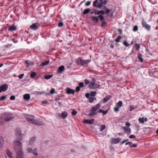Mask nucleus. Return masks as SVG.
Wrapping results in <instances>:
<instances>
[{"instance_id": "17", "label": "nucleus", "mask_w": 158, "mask_h": 158, "mask_svg": "<svg viewBox=\"0 0 158 158\" xmlns=\"http://www.w3.org/2000/svg\"><path fill=\"white\" fill-rule=\"evenodd\" d=\"M14 118V117L12 115L8 116L5 118L4 121L8 122Z\"/></svg>"}, {"instance_id": "1", "label": "nucleus", "mask_w": 158, "mask_h": 158, "mask_svg": "<svg viewBox=\"0 0 158 158\" xmlns=\"http://www.w3.org/2000/svg\"><path fill=\"white\" fill-rule=\"evenodd\" d=\"M25 118L27 121L30 123L38 126L42 125L43 124L42 122L35 119V117L32 116L27 115L26 116Z\"/></svg>"}, {"instance_id": "51", "label": "nucleus", "mask_w": 158, "mask_h": 158, "mask_svg": "<svg viewBox=\"0 0 158 158\" xmlns=\"http://www.w3.org/2000/svg\"><path fill=\"white\" fill-rule=\"evenodd\" d=\"M55 92V89L52 88L50 91V93L51 94H53Z\"/></svg>"}, {"instance_id": "12", "label": "nucleus", "mask_w": 158, "mask_h": 158, "mask_svg": "<svg viewBox=\"0 0 158 158\" xmlns=\"http://www.w3.org/2000/svg\"><path fill=\"white\" fill-rule=\"evenodd\" d=\"M98 0H95L93 3V6L94 7H97L98 8H100L102 7L103 6V5L101 2L98 3Z\"/></svg>"}, {"instance_id": "32", "label": "nucleus", "mask_w": 158, "mask_h": 158, "mask_svg": "<svg viewBox=\"0 0 158 158\" xmlns=\"http://www.w3.org/2000/svg\"><path fill=\"white\" fill-rule=\"evenodd\" d=\"M25 63L27 64V67H29L31 65V64H33L34 63L31 62L30 61H25Z\"/></svg>"}, {"instance_id": "4", "label": "nucleus", "mask_w": 158, "mask_h": 158, "mask_svg": "<svg viewBox=\"0 0 158 158\" xmlns=\"http://www.w3.org/2000/svg\"><path fill=\"white\" fill-rule=\"evenodd\" d=\"M99 18L101 21H103L104 19V17L102 15H98V17L94 16L93 15L91 16V19L93 21L96 23H97L99 21Z\"/></svg>"}, {"instance_id": "9", "label": "nucleus", "mask_w": 158, "mask_h": 158, "mask_svg": "<svg viewBox=\"0 0 158 158\" xmlns=\"http://www.w3.org/2000/svg\"><path fill=\"white\" fill-rule=\"evenodd\" d=\"M142 25L143 27L148 31H150L151 27L150 25L148 24L145 21H143Z\"/></svg>"}, {"instance_id": "34", "label": "nucleus", "mask_w": 158, "mask_h": 158, "mask_svg": "<svg viewBox=\"0 0 158 158\" xmlns=\"http://www.w3.org/2000/svg\"><path fill=\"white\" fill-rule=\"evenodd\" d=\"M49 61L48 60L45 61L44 62L42 63L40 65L41 66H44L47 65L49 63Z\"/></svg>"}, {"instance_id": "20", "label": "nucleus", "mask_w": 158, "mask_h": 158, "mask_svg": "<svg viewBox=\"0 0 158 158\" xmlns=\"http://www.w3.org/2000/svg\"><path fill=\"white\" fill-rule=\"evenodd\" d=\"M61 115V117L62 118L64 119L68 115V113L67 112L64 111L62 113Z\"/></svg>"}, {"instance_id": "40", "label": "nucleus", "mask_w": 158, "mask_h": 158, "mask_svg": "<svg viewBox=\"0 0 158 158\" xmlns=\"http://www.w3.org/2000/svg\"><path fill=\"white\" fill-rule=\"evenodd\" d=\"M101 128L100 130V132L103 131L104 129H105L106 128V127L105 125H102L101 126Z\"/></svg>"}, {"instance_id": "43", "label": "nucleus", "mask_w": 158, "mask_h": 158, "mask_svg": "<svg viewBox=\"0 0 158 158\" xmlns=\"http://www.w3.org/2000/svg\"><path fill=\"white\" fill-rule=\"evenodd\" d=\"M109 99V98L107 97L104 98L103 101V103H106Z\"/></svg>"}, {"instance_id": "49", "label": "nucleus", "mask_w": 158, "mask_h": 158, "mask_svg": "<svg viewBox=\"0 0 158 158\" xmlns=\"http://www.w3.org/2000/svg\"><path fill=\"white\" fill-rule=\"evenodd\" d=\"M4 123L2 118H0V125H3Z\"/></svg>"}, {"instance_id": "18", "label": "nucleus", "mask_w": 158, "mask_h": 158, "mask_svg": "<svg viewBox=\"0 0 158 158\" xmlns=\"http://www.w3.org/2000/svg\"><path fill=\"white\" fill-rule=\"evenodd\" d=\"M31 29L33 30H36L38 28L37 23H34L30 27Z\"/></svg>"}, {"instance_id": "27", "label": "nucleus", "mask_w": 158, "mask_h": 158, "mask_svg": "<svg viewBox=\"0 0 158 158\" xmlns=\"http://www.w3.org/2000/svg\"><path fill=\"white\" fill-rule=\"evenodd\" d=\"M90 10L91 9L89 8H87L85 9L83 12V15H84L87 14L90 11Z\"/></svg>"}, {"instance_id": "15", "label": "nucleus", "mask_w": 158, "mask_h": 158, "mask_svg": "<svg viewBox=\"0 0 158 158\" xmlns=\"http://www.w3.org/2000/svg\"><path fill=\"white\" fill-rule=\"evenodd\" d=\"M75 92V90L71 89L69 88H67L66 89V92L68 94H74Z\"/></svg>"}, {"instance_id": "44", "label": "nucleus", "mask_w": 158, "mask_h": 158, "mask_svg": "<svg viewBox=\"0 0 158 158\" xmlns=\"http://www.w3.org/2000/svg\"><path fill=\"white\" fill-rule=\"evenodd\" d=\"M138 30V27L137 25L135 26L133 28V30L134 31H136Z\"/></svg>"}, {"instance_id": "55", "label": "nucleus", "mask_w": 158, "mask_h": 158, "mask_svg": "<svg viewBox=\"0 0 158 158\" xmlns=\"http://www.w3.org/2000/svg\"><path fill=\"white\" fill-rule=\"evenodd\" d=\"M119 107L117 106V107H115L114 108V110L115 112L118 111L119 110Z\"/></svg>"}, {"instance_id": "35", "label": "nucleus", "mask_w": 158, "mask_h": 158, "mask_svg": "<svg viewBox=\"0 0 158 158\" xmlns=\"http://www.w3.org/2000/svg\"><path fill=\"white\" fill-rule=\"evenodd\" d=\"M99 2H101L103 6L106 4L107 1V0H100Z\"/></svg>"}, {"instance_id": "57", "label": "nucleus", "mask_w": 158, "mask_h": 158, "mask_svg": "<svg viewBox=\"0 0 158 158\" xmlns=\"http://www.w3.org/2000/svg\"><path fill=\"white\" fill-rule=\"evenodd\" d=\"M118 31L120 35L122 34L123 33L121 29H118Z\"/></svg>"}, {"instance_id": "63", "label": "nucleus", "mask_w": 158, "mask_h": 158, "mask_svg": "<svg viewBox=\"0 0 158 158\" xmlns=\"http://www.w3.org/2000/svg\"><path fill=\"white\" fill-rule=\"evenodd\" d=\"M10 99L11 100H14L15 99V96H11L10 98Z\"/></svg>"}, {"instance_id": "24", "label": "nucleus", "mask_w": 158, "mask_h": 158, "mask_svg": "<svg viewBox=\"0 0 158 158\" xmlns=\"http://www.w3.org/2000/svg\"><path fill=\"white\" fill-rule=\"evenodd\" d=\"M23 98L24 100H28L30 99V96L29 94H26L23 95Z\"/></svg>"}, {"instance_id": "30", "label": "nucleus", "mask_w": 158, "mask_h": 158, "mask_svg": "<svg viewBox=\"0 0 158 158\" xmlns=\"http://www.w3.org/2000/svg\"><path fill=\"white\" fill-rule=\"evenodd\" d=\"M89 99V102L90 103H92L94 102V100L96 99V98L95 97H90Z\"/></svg>"}, {"instance_id": "19", "label": "nucleus", "mask_w": 158, "mask_h": 158, "mask_svg": "<svg viewBox=\"0 0 158 158\" xmlns=\"http://www.w3.org/2000/svg\"><path fill=\"white\" fill-rule=\"evenodd\" d=\"M105 14V11L103 10H101L98 11L97 10V12H95V15H104Z\"/></svg>"}, {"instance_id": "60", "label": "nucleus", "mask_w": 158, "mask_h": 158, "mask_svg": "<svg viewBox=\"0 0 158 158\" xmlns=\"http://www.w3.org/2000/svg\"><path fill=\"white\" fill-rule=\"evenodd\" d=\"M97 12V10L95 9L93 10L90 12L91 14H94L95 15V12Z\"/></svg>"}, {"instance_id": "6", "label": "nucleus", "mask_w": 158, "mask_h": 158, "mask_svg": "<svg viewBox=\"0 0 158 158\" xmlns=\"http://www.w3.org/2000/svg\"><path fill=\"white\" fill-rule=\"evenodd\" d=\"M37 149L36 148H34L33 150L32 148H28L27 149V151L29 153H32L35 156H37L38 155V153L37 152Z\"/></svg>"}, {"instance_id": "61", "label": "nucleus", "mask_w": 158, "mask_h": 158, "mask_svg": "<svg viewBox=\"0 0 158 158\" xmlns=\"http://www.w3.org/2000/svg\"><path fill=\"white\" fill-rule=\"evenodd\" d=\"M129 138H130V139H132V138H135V136L134 135H131L129 136Z\"/></svg>"}, {"instance_id": "42", "label": "nucleus", "mask_w": 158, "mask_h": 158, "mask_svg": "<svg viewBox=\"0 0 158 158\" xmlns=\"http://www.w3.org/2000/svg\"><path fill=\"white\" fill-rule=\"evenodd\" d=\"M135 49L137 50L138 51L140 48V46L139 44H135Z\"/></svg>"}, {"instance_id": "31", "label": "nucleus", "mask_w": 158, "mask_h": 158, "mask_svg": "<svg viewBox=\"0 0 158 158\" xmlns=\"http://www.w3.org/2000/svg\"><path fill=\"white\" fill-rule=\"evenodd\" d=\"M103 9L106 12V14L108 15V16H109V15H108V14L110 11V10L107 8L105 6L104 7Z\"/></svg>"}, {"instance_id": "38", "label": "nucleus", "mask_w": 158, "mask_h": 158, "mask_svg": "<svg viewBox=\"0 0 158 158\" xmlns=\"http://www.w3.org/2000/svg\"><path fill=\"white\" fill-rule=\"evenodd\" d=\"M52 76V75H46V76H45L44 77V78L46 79H49L50 78H51Z\"/></svg>"}, {"instance_id": "13", "label": "nucleus", "mask_w": 158, "mask_h": 158, "mask_svg": "<svg viewBox=\"0 0 158 158\" xmlns=\"http://www.w3.org/2000/svg\"><path fill=\"white\" fill-rule=\"evenodd\" d=\"M123 129L124 130L125 133L127 134L128 135L131 133V129L129 127H123Z\"/></svg>"}, {"instance_id": "54", "label": "nucleus", "mask_w": 158, "mask_h": 158, "mask_svg": "<svg viewBox=\"0 0 158 158\" xmlns=\"http://www.w3.org/2000/svg\"><path fill=\"white\" fill-rule=\"evenodd\" d=\"M91 3V2L90 1H89L86 3L85 5L87 6H89L90 5Z\"/></svg>"}, {"instance_id": "56", "label": "nucleus", "mask_w": 158, "mask_h": 158, "mask_svg": "<svg viewBox=\"0 0 158 158\" xmlns=\"http://www.w3.org/2000/svg\"><path fill=\"white\" fill-rule=\"evenodd\" d=\"M84 81L85 84L86 85L89 84V81L87 79H85Z\"/></svg>"}, {"instance_id": "10", "label": "nucleus", "mask_w": 158, "mask_h": 158, "mask_svg": "<svg viewBox=\"0 0 158 158\" xmlns=\"http://www.w3.org/2000/svg\"><path fill=\"white\" fill-rule=\"evenodd\" d=\"M8 88V85L6 84H4L0 86V93L2 92L6 91Z\"/></svg>"}, {"instance_id": "21", "label": "nucleus", "mask_w": 158, "mask_h": 158, "mask_svg": "<svg viewBox=\"0 0 158 158\" xmlns=\"http://www.w3.org/2000/svg\"><path fill=\"white\" fill-rule=\"evenodd\" d=\"M64 70V67L63 65H61L60 66L58 69V73H62Z\"/></svg>"}, {"instance_id": "36", "label": "nucleus", "mask_w": 158, "mask_h": 158, "mask_svg": "<svg viewBox=\"0 0 158 158\" xmlns=\"http://www.w3.org/2000/svg\"><path fill=\"white\" fill-rule=\"evenodd\" d=\"M116 105L118 107H121L122 106L123 103L121 101H119L116 104Z\"/></svg>"}, {"instance_id": "64", "label": "nucleus", "mask_w": 158, "mask_h": 158, "mask_svg": "<svg viewBox=\"0 0 158 158\" xmlns=\"http://www.w3.org/2000/svg\"><path fill=\"white\" fill-rule=\"evenodd\" d=\"M107 112L108 111L107 110H105V111L103 110L102 113L103 115H105L107 114Z\"/></svg>"}, {"instance_id": "22", "label": "nucleus", "mask_w": 158, "mask_h": 158, "mask_svg": "<svg viewBox=\"0 0 158 158\" xmlns=\"http://www.w3.org/2000/svg\"><path fill=\"white\" fill-rule=\"evenodd\" d=\"M4 143V140L3 137L0 135V148H2Z\"/></svg>"}, {"instance_id": "39", "label": "nucleus", "mask_w": 158, "mask_h": 158, "mask_svg": "<svg viewBox=\"0 0 158 158\" xmlns=\"http://www.w3.org/2000/svg\"><path fill=\"white\" fill-rule=\"evenodd\" d=\"M97 94L96 91H92L90 92V95L91 97H94Z\"/></svg>"}, {"instance_id": "29", "label": "nucleus", "mask_w": 158, "mask_h": 158, "mask_svg": "<svg viewBox=\"0 0 158 158\" xmlns=\"http://www.w3.org/2000/svg\"><path fill=\"white\" fill-rule=\"evenodd\" d=\"M35 140V137L31 138L29 141V144L31 145L32 144Z\"/></svg>"}, {"instance_id": "2", "label": "nucleus", "mask_w": 158, "mask_h": 158, "mask_svg": "<svg viewBox=\"0 0 158 158\" xmlns=\"http://www.w3.org/2000/svg\"><path fill=\"white\" fill-rule=\"evenodd\" d=\"M101 106L99 103H98L95 106L91 108L90 109L91 112L88 115L91 116L97 114L98 113L97 110Z\"/></svg>"}, {"instance_id": "52", "label": "nucleus", "mask_w": 158, "mask_h": 158, "mask_svg": "<svg viewBox=\"0 0 158 158\" xmlns=\"http://www.w3.org/2000/svg\"><path fill=\"white\" fill-rule=\"evenodd\" d=\"M63 25H64L63 23L62 22H60L59 23V24L58 25V26L59 27H61Z\"/></svg>"}, {"instance_id": "53", "label": "nucleus", "mask_w": 158, "mask_h": 158, "mask_svg": "<svg viewBox=\"0 0 158 158\" xmlns=\"http://www.w3.org/2000/svg\"><path fill=\"white\" fill-rule=\"evenodd\" d=\"M79 86L80 87H82L84 86V83L83 82H81L79 83Z\"/></svg>"}, {"instance_id": "62", "label": "nucleus", "mask_w": 158, "mask_h": 158, "mask_svg": "<svg viewBox=\"0 0 158 158\" xmlns=\"http://www.w3.org/2000/svg\"><path fill=\"white\" fill-rule=\"evenodd\" d=\"M80 90V87L78 86H77L76 89V92H78Z\"/></svg>"}, {"instance_id": "11", "label": "nucleus", "mask_w": 158, "mask_h": 158, "mask_svg": "<svg viewBox=\"0 0 158 158\" xmlns=\"http://www.w3.org/2000/svg\"><path fill=\"white\" fill-rule=\"evenodd\" d=\"M16 153V158H24V156L22 150H18Z\"/></svg>"}, {"instance_id": "33", "label": "nucleus", "mask_w": 158, "mask_h": 158, "mask_svg": "<svg viewBox=\"0 0 158 158\" xmlns=\"http://www.w3.org/2000/svg\"><path fill=\"white\" fill-rule=\"evenodd\" d=\"M122 38V37L121 36H118V37L115 39L114 40L116 42H119L120 41V40Z\"/></svg>"}, {"instance_id": "45", "label": "nucleus", "mask_w": 158, "mask_h": 158, "mask_svg": "<svg viewBox=\"0 0 158 158\" xmlns=\"http://www.w3.org/2000/svg\"><path fill=\"white\" fill-rule=\"evenodd\" d=\"M106 23L105 21H103L101 24V26L104 27H106Z\"/></svg>"}, {"instance_id": "16", "label": "nucleus", "mask_w": 158, "mask_h": 158, "mask_svg": "<svg viewBox=\"0 0 158 158\" xmlns=\"http://www.w3.org/2000/svg\"><path fill=\"white\" fill-rule=\"evenodd\" d=\"M94 121V119H85L83 121V122L85 123H88L89 124H93Z\"/></svg>"}, {"instance_id": "48", "label": "nucleus", "mask_w": 158, "mask_h": 158, "mask_svg": "<svg viewBox=\"0 0 158 158\" xmlns=\"http://www.w3.org/2000/svg\"><path fill=\"white\" fill-rule=\"evenodd\" d=\"M136 108L134 106H131L130 107V111H132L133 110L135 109Z\"/></svg>"}, {"instance_id": "14", "label": "nucleus", "mask_w": 158, "mask_h": 158, "mask_svg": "<svg viewBox=\"0 0 158 158\" xmlns=\"http://www.w3.org/2000/svg\"><path fill=\"white\" fill-rule=\"evenodd\" d=\"M120 139L119 138L117 139L115 138H112L111 139V143L112 144H117L120 141Z\"/></svg>"}, {"instance_id": "41", "label": "nucleus", "mask_w": 158, "mask_h": 158, "mask_svg": "<svg viewBox=\"0 0 158 158\" xmlns=\"http://www.w3.org/2000/svg\"><path fill=\"white\" fill-rule=\"evenodd\" d=\"M137 144H136L135 143H132L131 142V144L130 145V147L131 148H132L133 147H135L137 146Z\"/></svg>"}, {"instance_id": "37", "label": "nucleus", "mask_w": 158, "mask_h": 158, "mask_svg": "<svg viewBox=\"0 0 158 158\" xmlns=\"http://www.w3.org/2000/svg\"><path fill=\"white\" fill-rule=\"evenodd\" d=\"M139 121L142 123H144V118L143 117L142 118H139L138 119Z\"/></svg>"}, {"instance_id": "25", "label": "nucleus", "mask_w": 158, "mask_h": 158, "mask_svg": "<svg viewBox=\"0 0 158 158\" xmlns=\"http://www.w3.org/2000/svg\"><path fill=\"white\" fill-rule=\"evenodd\" d=\"M143 56V55L140 53H139L138 55V58L140 62H142L143 61V59L142 58Z\"/></svg>"}, {"instance_id": "47", "label": "nucleus", "mask_w": 158, "mask_h": 158, "mask_svg": "<svg viewBox=\"0 0 158 158\" xmlns=\"http://www.w3.org/2000/svg\"><path fill=\"white\" fill-rule=\"evenodd\" d=\"M123 44L125 46L127 47H128L130 45V44H128L126 41H123Z\"/></svg>"}, {"instance_id": "59", "label": "nucleus", "mask_w": 158, "mask_h": 158, "mask_svg": "<svg viewBox=\"0 0 158 158\" xmlns=\"http://www.w3.org/2000/svg\"><path fill=\"white\" fill-rule=\"evenodd\" d=\"M90 95V94L89 93H87L86 94H85V96L87 98H89L90 97H89Z\"/></svg>"}, {"instance_id": "3", "label": "nucleus", "mask_w": 158, "mask_h": 158, "mask_svg": "<svg viewBox=\"0 0 158 158\" xmlns=\"http://www.w3.org/2000/svg\"><path fill=\"white\" fill-rule=\"evenodd\" d=\"M15 149L17 151L22 150V146L21 143L19 141H15L13 143Z\"/></svg>"}, {"instance_id": "7", "label": "nucleus", "mask_w": 158, "mask_h": 158, "mask_svg": "<svg viewBox=\"0 0 158 158\" xmlns=\"http://www.w3.org/2000/svg\"><path fill=\"white\" fill-rule=\"evenodd\" d=\"M79 60L81 65L83 66H85L91 61V60L89 59L84 60L81 58Z\"/></svg>"}, {"instance_id": "23", "label": "nucleus", "mask_w": 158, "mask_h": 158, "mask_svg": "<svg viewBox=\"0 0 158 158\" xmlns=\"http://www.w3.org/2000/svg\"><path fill=\"white\" fill-rule=\"evenodd\" d=\"M6 153L9 158H12V153L8 149L6 150Z\"/></svg>"}, {"instance_id": "8", "label": "nucleus", "mask_w": 158, "mask_h": 158, "mask_svg": "<svg viewBox=\"0 0 158 158\" xmlns=\"http://www.w3.org/2000/svg\"><path fill=\"white\" fill-rule=\"evenodd\" d=\"M17 138L20 140H21L22 134L21 130L19 128H17L16 130Z\"/></svg>"}, {"instance_id": "50", "label": "nucleus", "mask_w": 158, "mask_h": 158, "mask_svg": "<svg viewBox=\"0 0 158 158\" xmlns=\"http://www.w3.org/2000/svg\"><path fill=\"white\" fill-rule=\"evenodd\" d=\"M6 98V96H3L1 97L0 100L1 101H3Z\"/></svg>"}, {"instance_id": "58", "label": "nucleus", "mask_w": 158, "mask_h": 158, "mask_svg": "<svg viewBox=\"0 0 158 158\" xmlns=\"http://www.w3.org/2000/svg\"><path fill=\"white\" fill-rule=\"evenodd\" d=\"M24 76V74H20V75H19V76L18 77L19 79H21Z\"/></svg>"}, {"instance_id": "26", "label": "nucleus", "mask_w": 158, "mask_h": 158, "mask_svg": "<svg viewBox=\"0 0 158 158\" xmlns=\"http://www.w3.org/2000/svg\"><path fill=\"white\" fill-rule=\"evenodd\" d=\"M16 27L15 26H12L9 27L8 30L9 31H15L16 29Z\"/></svg>"}, {"instance_id": "5", "label": "nucleus", "mask_w": 158, "mask_h": 158, "mask_svg": "<svg viewBox=\"0 0 158 158\" xmlns=\"http://www.w3.org/2000/svg\"><path fill=\"white\" fill-rule=\"evenodd\" d=\"M92 82L93 83H91L89 85L90 88L96 89L99 88V85L95 83V81L94 78L92 79Z\"/></svg>"}, {"instance_id": "28", "label": "nucleus", "mask_w": 158, "mask_h": 158, "mask_svg": "<svg viewBox=\"0 0 158 158\" xmlns=\"http://www.w3.org/2000/svg\"><path fill=\"white\" fill-rule=\"evenodd\" d=\"M37 74V73L36 72H33L31 73L30 76L31 78H33L36 76Z\"/></svg>"}, {"instance_id": "46", "label": "nucleus", "mask_w": 158, "mask_h": 158, "mask_svg": "<svg viewBox=\"0 0 158 158\" xmlns=\"http://www.w3.org/2000/svg\"><path fill=\"white\" fill-rule=\"evenodd\" d=\"M77 113V112L74 110H73L72 112V114L73 116H75Z\"/></svg>"}]
</instances>
